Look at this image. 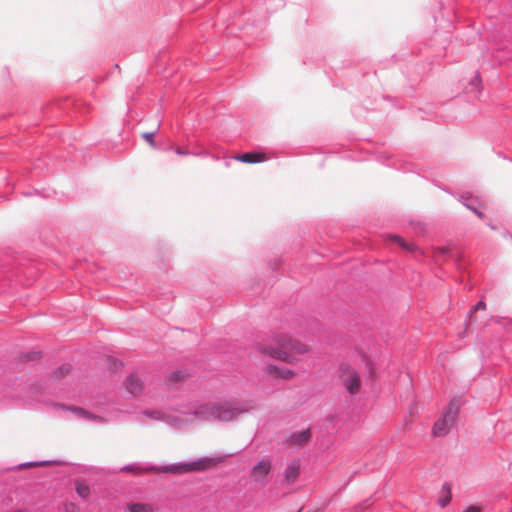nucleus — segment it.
<instances>
[{"label": "nucleus", "mask_w": 512, "mask_h": 512, "mask_svg": "<svg viewBox=\"0 0 512 512\" xmlns=\"http://www.w3.org/2000/svg\"><path fill=\"white\" fill-rule=\"evenodd\" d=\"M276 343L278 346H281V349H283L288 356L293 358V362H287L292 365L298 363L300 355L307 354L311 351V347L308 344L287 335L277 336Z\"/></svg>", "instance_id": "obj_5"}, {"label": "nucleus", "mask_w": 512, "mask_h": 512, "mask_svg": "<svg viewBox=\"0 0 512 512\" xmlns=\"http://www.w3.org/2000/svg\"><path fill=\"white\" fill-rule=\"evenodd\" d=\"M58 371H59L61 374H67V373H69L70 368H69L68 366H67V367H61V368H59V370H58Z\"/></svg>", "instance_id": "obj_24"}, {"label": "nucleus", "mask_w": 512, "mask_h": 512, "mask_svg": "<svg viewBox=\"0 0 512 512\" xmlns=\"http://www.w3.org/2000/svg\"><path fill=\"white\" fill-rule=\"evenodd\" d=\"M75 490L78 496L83 500L89 499L91 495L90 487L80 481H75Z\"/></svg>", "instance_id": "obj_14"}, {"label": "nucleus", "mask_w": 512, "mask_h": 512, "mask_svg": "<svg viewBox=\"0 0 512 512\" xmlns=\"http://www.w3.org/2000/svg\"><path fill=\"white\" fill-rule=\"evenodd\" d=\"M438 251H439L440 253H444L446 250H445L444 248H440V249H438Z\"/></svg>", "instance_id": "obj_28"}, {"label": "nucleus", "mask_w": 512, "mask_h": 512, "mask_svg": "<svg viewBox=\"0 0 512 512\" xmlns=\"http://www.w3.org/2000/svg\"><path fill=\"white\" fill-rule=\"evenodd\" d=\"M338 377L341 385L350 395H357L362 388V378L359 369L349 363L339 366Z\"/></svg>", "instance_id": "obj_3"}, {"label": "nucleus", "mask_w": 512, "mask_h": 512, "mask_svg": "<svg viewBox=\"0 0 512 512\" xmlns=\"http://www.w3.org/2000/svg\"><path fill=\"white\" fill-rule=\"evenodd\" d=\"M389 239L391 241H394L396 242L399 246H401L403 249H406V250H409V251H412L414 250V245L413 244H409L407 243L403 238H401L400 236L398 235H391L389 236Z\"/></svg>", "instance_id": "obj_16"}, {"label": "nucleus", "mask_w": 512, "mask_h": 512, "mask_svg": "<svg viewBox=\"0 0 512 512\" xmlns=\"http://www.w3.org/2000/svg\"><path fill=\"white\" fill-rule=\"evenodd\" d=\"M389 239L391 241H394L396 242L399 246H401L403 249H406V250H409V251H412L414 250V245L413 244H409L407 243L403 238H401L400 236L398 235H391L389 236Z\"/></svg>", "instance_id": "obj_15"}, {"label": "nucleus", "mask_w": 512, "mask_h": 512, "mask_svg": "<svg viewBox=\"0 0 512 512\" xmlns=\"http://www.w3.org/2000/svg\"><path fill=\"white\" fill-rule=\"evenodd\" d=\"M272 470V463L269 459L258 461L251 469L250 476L253 482L265 485Z\"/></svg>", "instance_id": "obj_6"}, {"label": "nucleus", "mask_w": 512, "mask_h": 512, "mask_svg": "<svg viewBox=\"0 0 512 512\" xmlns=\"http://www.w3.org/2000/svg\"><path fill=\"white\" fill-rule=\"evenodd\" d=\"M474 212L481 218L483 216V214L477 210H474Z\"/></svg>", "instance_id": "obj_27"}, {"label": "nucleus", "mask_w": 512, "mask_h": 512, "mask_svg": "<svg viewBox=\"0 0 512 512\" xmlns=\"http://www.w3.org/2000/svg\"><path fill=\"white\" fill-rule=\"evenodd\" d=\"M311 439V430L309 428L292 433L286 440V445L292 448H300L306 445Z\"/></svg>", "instance_id": "obj_8"}, {"label": "nucleus", "mask_w": 512, "mask_h": 512, "mask_svg": "<svg viewBox=\"0 0 512 512\" xmlns=\"http://www.w3.org/2000/svg\"><path fill=\"white\" fill-rule=\"evenodd\" d=\"M266 374L273 379L290 380L296 376V373L287 368H281L276 365H268L265 369Z\"/></svg>", "instance_id": "obj_9"}, {"label": "nucleus", "mask_w": 512, "mask_h": 512, "mask_svg": "<svg viewBox=\"0 0 512 512\" xmlns=\"http://www.w3.org/2000/svg\"><path fill=\"white\" fill-rule=\"evenodd\" d=\"M236 159L244 163H257L265 161L267 158L263 153H245L236 157Z\"/></svg>", "instance_id": "obj_12"}, {"label": "nucleus", "mask_w": 512, "mask_h": 512, "mask_svg": "<svg viewBox=\"0 0 512 512\" xmlns=\"http://www.w3.org/2000/svg\"><path fill=\"white\" fill-rule=\"evenodd\" d=\"M129 512H155V508L150 503L136 502L127 506Z\"/></svg>", "instance_id": "obj_13"}, {"label": "nucleus", "mask_w": 512, "mask_h": 512, "mask_svg": "<svg viewBox=\"0 0 512 512\" xmlns=\"http://www.w3.org/2000/svg\"><path fill=\"white\" fill-rule=\"evenodd\" d=\"M300 473V465L298 462L290 463L285 470V480L288 483H293Z\"/></svg>", "instance_id": "obj_11"}, {"label": "nucleus", "mask_w": 512, "mask_h": 512, "mask_svg": "<svg viewBox=\"0 0 512 512\" xmlns=\"http://www.w3.org/2000/svg\"><path fill=\"white\" fill-rule=\"evenodd\" d=\"M203 409L215 419L228 423L237 419L240 415L249 412L251 407L240 402L230 401L208 404Z\"/></svg>", "instance_id": "obj_2"}, {"label": "nucleus", "mask_w": 512, "mask_h": 512, "mask_svg": "<svg viewBox=\"0 0 512 512\" xmlns=\"http://www.w3.org/2000/svg\"><path fill=\"white\" fill-rule=\"evenodd\" d=\"M124 386L130 394L137 396L142 393L143 388H144V383L140 379V377H138L135 374H131L126 378V380L124 382Z\"/></svg>", "instance_id": "obj_10"}, {"label": "nucleus", "mask_w": 512, "mask_h": 512, "mask_svg": "<svg viewBox=\"0 0 512 512\" xmlns=\"http://www.w3.org/2000/svg\"><path fill=\"white\" fill-rule=\"evenodd\" d=\"M473 83H475L476 87H478L480 84V78L478 76H475Z\"/></svg>", "instance_id": "obj_25"}, {"label": "nucleus", "mask_w": 512, "mask_h": 512, "mask_svg": "<svg viewBox=\"0 0 512 512\" xmlns=\"http://www.w3.org/2000/svg\"><path fill=\"white\" fill-rule=\"evenodd\" d=\"M151 417H153L154 419H161L162 414L158 411H155V412L151 413Z\"/></svg>", "instance_id": "obj_23"}, {"label": "nucleus", "mask_w": 512, "mask_h": 512, "mask_svg": "<svg viewBox=\"0 0 512 512\" xmlns=\"http://www.w3.org/2000/svg\"><path fill=\"white\" fill-rule=\"evenodd\" d=\"M183 377H184V375L180 371L172 372L169 375V381L175 383V382L180 381Z\"/></svg>", "instance_id": "obj_18"}, {"label": "nucleus", "mask_w": 512, "mask_h": 512, "mask_svg": "<svg viewBox=\"0 0 512 512\" xmlns=\"http://www.w3.org/2000/svg\"><path fill=\"white\" fill-rule=\"evenodd\" d=\"M67 410H70L73 413H75L76 415L81 416V417H87L88 416V413L86 411H84L83 409H81V408L69 407V408H67Z\"/></svg>", "instance_id": "obj_19"}, {"label": "nucleus", "mask_w": 512, "mask_h": 512, "mask_svg": "<svg viewBox=\"0 0 512 512\" xmlns=\"http://www.w3.org/2000/svg\"><path fill=\"white\" fill-rule=\"evenodd\" d=\"M463 512H482V507L479 505H472L467 507Z\"/></svg>", "instance_id": "obj_20"}, {"label": "nucleus", "mask_w": 512, "mask_h": 512, "mask_svg": "<svg viewBox=\"0 0 512 512\" xmlns=\"http://www.w3.org/2000/svg\"><path fill=\"white\" fill-rule=\"evenodd\" d=\"M153 136L154 134L153 133H144L143 134V138L150 144V145H154V141H153Z\"/></svg>", "instance_id": "obj_21"}, {"label": "nucleus", "mask_w": 512, "mask_h": 512, "mask_svg": "<svg viewBox=\"0 0 512 512\" xmlns=\"http://www.w3.org/2000/svg\"><path fill=\"white\" fill-rule=\"evenodd\" d=\"M258 350L261 354L282 362H293V358L288 356L276 342L274 344H261L259 345Z\"/></svg>", "instance_id": "obj_7"}, {"label": "nucleus", "mask_w": 512, "mask_h": 512, "mask_svg": "<svg viewBox=\"0 0 512 512\" xmlns=\"http://www.w3.org/2000/svg\"><path fill=\"white\" fill-rule=\"evenodd\" d=\"M64 512H80V508L73 502H65L63 504Z\"/></svg>", "instance_id": "obj_17"}, {"label": "nucleus", "mask_w": 512, "mask_h": 512, "mask_svg": "<svg viewBox=\"0 0 512 512\" xmlns=\"http://www.w3.org/2000/svg\"><path fill=\"white\" fill-rule=\"evenodd\" d=\"M460 406V399L454 398L449 402L442 417L433 426L432 434L435 437H442L451 430L456 422Z\"/></svg>", "instance_id": "obj_4"}, {"label": "nucleus", "mask_w": 512, "mask_h": 512, "mask_svg": "<svg viewBox=\"0 0 512 512\" xmlns=\"http://www.w3.org/2000/svg\"><path fill=\"white\" fill-rule=\"evenodd\" d=\"M227 455H217L213 457H202L192 462L174 464L164 466L158 469L159 472L173 473V474H185L192 472H203L206 470L213 469L218 465L224 463L227 459Z\"/></svg>", "instance_id": "obj_1"}, {"label": "nucleus", "mask_w": 512, "mask_h": 512, "mask_svg": "<svg viewBox=\"0 0 512 512\" xmlns=\"http://www.w3.org/2000/svg\"><path fill=\"white\" fill-rule=\"evenodd\" d=\"M474 311H477V310H485L486 309V304L485 302L483 301H479L474 307H473Z\"/></svg>", "instance_id": "obj_22"}, {"label": "nucleus", "mask_w": 512, "mask_h": 512, "mask_svg": "<svg viewBox=\"0 0 512 512\" xmlns=\"http://www.w3.org/2000/svg\"><path fill=\"white\" fill-rule=\"evenodd\" d=\"M176 152H177L178 154H185V152H184V151H182L180 148H178V149L176 150Z\"/></svg>", "instance_id": "obj_26"}]
</instances>
